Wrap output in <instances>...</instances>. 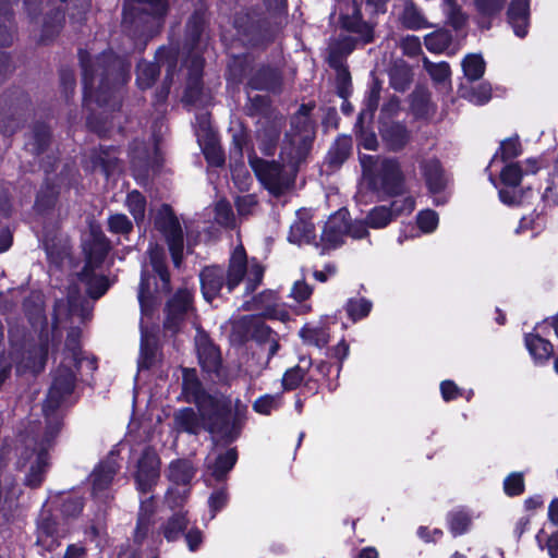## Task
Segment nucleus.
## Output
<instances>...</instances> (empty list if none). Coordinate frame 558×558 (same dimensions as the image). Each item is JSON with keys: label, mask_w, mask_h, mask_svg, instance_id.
I'll list each match as a JSON object with an SVG mask.
<instances>
[{"label": "nucleus", "mask_w": 558, "mask_h": 558, "mask_svg": "<svg viewBox=\"0 0 558 558\" xmlns=\"http://www.w3.org/2000/svg\"><path fill=\"white\" fill-rule=\"evenodd\" d=\"M78 63L82 69L83 97L86 101L95 95V102L114 110L121 106L118 94L131 80V61L112 50H105L92 58L88 50L80 48Z\"/></svg>", "instance_id": "1"}, {"label": "nucleus", "mask_w": 558, "mask_h": 558, "mask_svg": "<svg viewBox=\"0 0 558 558\" xmlns=\"http://www.w3.org/2000/svg\"><path fill=\"white\" fill-rule=\"evenodd\" d=\"M170 11V0H123L121 28L136 47L144 50L162 33Z\"/></svg>", "instance_id": "2"}, {"label": "nucleus", "mask_w": 558, "mask_h": 558, "mask_svg": "<svg viewBox=\"0 0 558 558\" xmlns=\"http://www.w3.org/2000/svg\"><path fill=\"white\" fill-rule=\"evenodd\" d=\"M316 107L314 100L300 105L290 118V129L284 133L281 157L294 174L307 161L316 138V126L311 114Z\"/></svg>", "instance_id": "3"}, {"label": "nucleus", "mask_w": 558, "mask_h": 558, "mask_svg": "<svg viewBox=\"0 0 558 558\" xmlns=\"http://www.w3.org/2000/svg\"><path fill=\"white\" fill-rule=\"evenodd\" d=\"M247 271V254L242 244L231 253L227 270L220 265H210L202 268L199 283L203 298L211 303L220 296L223 287L232 293L244 280Z\"/></svg>", "instance_id": "4"}, {"label": "nucleus", "mask_w": 558, "mask_h": 558, "mask_svg": "<svg viewBox=\"0 0 558 558\" xmlns=\"http://www.w3.org/2000/svg\"><path fill=\"white\" fill-rule=\"evenodd\" d=\"M240 400L235 402V410L232 413L230 401L219 400L217 397L214 401L208 402L204 409L198 410L201 418L205 424V429L218 436L220 440L229 446L236 441L244 428L246 421V407L240 408Z\"/></svg>", "instance_id": "5"}, {"label": "nucleus", "mask_w": 558, "mask_h": 558, "mask_svg": "<svg viewBox=\"0 0 558 558\" xmlns=\"http://www.w3.org/2000/svg\"><path fill=\"white\" fill-rule=\"evenodd\" d=\"M149 264L153 271L158 276L161 284L155 283V289H150L151 280L154 276L146 269H142L140 283H138V303L141 313L145 316H150L155 312L157 305L160 302L161 295H167L171 292V275L167 265L166 254L162 247L156 245L150 248L149 252Z\"/></svg>", "instance_id": "6"}, {"label": "nucleus", "mask_w": 558, "mask_h": 558, "mask_svg": "<svg viewBox=\"0 0 558 558\" xmlns=\"http://www.w3.org/2000/svg\"><path fill=\"white\" fill-rule=\"evenodd\" d=\"M233 27L243 46L251 49H266L275 34L270 20L259 5H251L236 12Z\"/></svg>", "instance_id": "7"}, {"label": "nucleus", "mask_w": 558, "mask_h": 558, "mask_svg": "<svg viewBox=\"0 0 558 558\" xmlns=\"http://www.w3.org/2000/svg\"><path fill=\"white\" fill-rule=\"evenodd\" d=\"M31 97L27 92L12 86L0 95V134L13 136L22 126L26 112L29 110Z\"/></svg>", "instance_id": "8"}, {"label": "nucleus", "mask_w": 558, "mask_h": 558, "mask_svg": "<svg viewBox=\"0 0 558 558\" xmlns=\"http://www.w3.org/2000/svg\"><path fill=\"white\" fill-rule=\"evenodd\" d=\"M154 228L163 236L173 266L179 268L184 258V233L171 205H160L154 217Z\"/></svg>", "instance_id": "9"}, {"label": "nucleus", "mask_w": 558, "mask_h": 558, "mask_svg": "<svg viewBox=\"0 0 558 558\" xmlns=\"http://www.w3.org/2000/svg\"><path fill=\"white\" fill-rule=\"evenodd\" d=\"M8 337L12 355H24L25 368L36 374L45 369L49 354V337L47 331L43 329L39 333V342L31 344L25 351L24 335H20L17 328H10Z\"/></svg>", "instance_id": "10"}, {"label": "nucleus", "mask_w": 558, "mask_h": 558, "mask_svg": "<svg viewBox=\"0 0 558 558\" xmlns=\"http://www.w3.org/2000/svg\"><path fill=\"white\" fill-rule=\"evenodd\" d=\"M161 459L153 446H146L137 459L132 474L136 490L146 495L153 493L160 480Z\"/></svg>", "instance_id": "11"}, {"label": "nucleus", "mask_w": 558, "mask_h": 558, "mask_svg": "<svg viewBox=\"0 0 558 558\" xmlns=\"http://www.w3.org/2000/svg\"><path fill=\"white\" fill-rule=\"evenodd\" d=\"M76 386V375L68 366H59L53 375L51 386L43 404V411L48 416L54 414L66 397L71 396Z\"/></svg>", "instance_id": "12"}, {"label": "nucleus", "mask_w": 558, "mask_h": 558, "mask_svg": "<svg viewBox=\"0 0 558 558\" xmlns=\"http://www.w3.org/2000/svg\"><path fill=\"white\" fill-rule=\"evenodd\" d=\"M376 180L380 191L388 197H398L407 193L405 175L398 158H385L377 170Z\"/></svg>", "instance_id": "13"}, {"label": "nucleus", "mask_w": 558, "mask_h": 558, "mask_svg": "<svg viewBox=\"0 0 558 558\" xmlns=\"http://www.w3.org/2000/svg\"><path fill=\"white\" fill-rule=\"evenodd\" d=\"M284 77L282 70L269 62L259 63L246 82V88L280 95L283 92Z\"/></svg>", "instance_id": "14"}, {"label": "nucleus", "mask_w": 558, "mask_h": 558, "mask_svg": "<svg viewBox=\"0 0 558 558\" xmlns=\"http://www.w3.org/2000/svg\"><path fill=\"white\" fill-rule=\"evenodd\" d=\"M192 295L186 289H179L166 303L163 312V329L173 333L180 330V327L192 305Z\"/></svg>", "instance_id": "15"}, {"label": "nucleus", "mask_w": 558, "mask_h": 558, "mask_svg": "<svg viewBox=\"0 0 558 558\" xmlns=\"http://www.w3.org/2000/svg\"><path fill=\"white\" fill-rule=\"evenodd\" d=\"M255 68V57L251 52L231 53L228 56L225 80L228 86L240 87L248 81Z\"/></svg>", "instance_id": "16"}, {"label": "nucleus", "mask_w": 558, "mask_h": 558, "mask_svg": "<svg viewBox=\"0 0 558 558\" xmlns=\"http://www.w3.org/2000/svg\"><path fill=\"white\" fill-rule=\"evenodd\" d=\"M256 178L274 194H279L287 186L283 181V165L276 160H265L258 157L250 160Z\"/></svg>", "instance_id": "17"}, {"label": "nucleus", "mask_w": 558, "mask_h": 558, "mask_svg": "<svg viewBox=\"0 0 558 558\" xmlns=\"http://www.w3.org/2000/svg\"><path fill=\"white\" fill-rule=\"evenodd\" d=\"M183 400L194 403L197 410H202L208 402L214 401L215 396L206 391L195 368L182 367V390Z\"/></svg>", "instance_id": "18"}, {"label": "nucleus", "mask_w": 558, "mask_h": 558, "mask_svg": "<svg viewBox=\"0 0 558 558\" xmlns=\"http://www.w3.org/2000/svg\"><path fill=\"white\" fill-rule=\"evenodd\" d=\"M350 227V213L347 208H340L326 221L320 241L326 248H336L343 244Z\"/></svg>", "instance_id": "19"}, {"label": "nucleus", "mask_w": 558, "mask_h": 558, "mask_svg": "<svg viewBox=\"0 0 558 558\" xmlns=\"http://www.w3.org/2000/svg\"><path fill=\"white\" fill-rule=\"evenodd\" d=\"M207 12L208 8L206 3L198 0L195 4L194 11L186 21L184 29V47L191 53L198 48L203 33L208 24Z\"/></svg>", "instance_id": "20"}, {"label": "nucleus", "mask_w": 558, "mask_h": 558, "mask_svg": "<svg viewBox=\"0 0 558 558\" xmlns=\"http://www.w3.org/2000/svg\"><path fill=\"white\" fill-rule=\"evenodd\" d=\"M421 175L429 194L442 193L448 185V178L441 161L433 156L418 161Z\"/></svg>", "instance_id": "21"}, {"label": "nucleus", "mask_w": 558, "mask_h": 558, "mask_svg": "<svg viewBox=\"0 0 558 558\" xmlns=\"http://www.w3.org/2000/svg\"><path fill=\"white\" fill-rule=\"evenodd\" d=\"M196 352L201 368L208 374H218L222 365L221 351L208 333L196 337Z\"/></svg>", "instance_id": "22"}, {"label": "nucleus", "mask_w": 558, "mask_h": 558, "mask_svg": "<svg viewBox=\"0 0 558 558\" xmlns=\"http://www.w3.org/2000/svg\"><path fill=\"white\" fill-rule=\"evenodd\" d=\"M506 21L518 38H525L531 27V0H510Z\"/></svg>", "instance_id": "23"}, {"label": "nucleus", "mask_w": 558, "mask_h": 558, "mask_svg": "<svg viewBox=\"0 0 558 558\" xmlns=\"http://www.w3.org/2000/svg\"><path fill=\"white\" fill-rule=\"evenodd\" d=\"M339 21L341 29L355 34V38L363 46L375 41V25L363 19L359 7H354L351 14H341Z\"/></svg>", "instance_id": "24"}, {"label": "nucleus", "mask_w": 558, "mask_h": 558, "mask_svg": "<svg viewBox=\"0 0 558 558\" xmlns=\"http://www.w3.org/2000/svg\"><path fill=\"white\" fill-rule=\"evenodd\" d=\"M537 327L538 324L534 327L533 331L525 332L523 341L534 365L545 366L554 356V344L536 331Z\"/></svg>", "instance_id": "25"}, {"label": "nucleus", "mask_w": 558, "mask_h": 558, "mask_svg": "<svg viewBox=\"0 0 558 558\" xmlns=\"http://www.w3.org/2000/svg\"><path fill=\"white\" fill-rule=\"evenodd\" d=\"M110 250V241L102 231H93L92 240L84 247L85 263L83 268H100Z\"/></svg>", "instance_id": "26"}, {"label": "nucleus", "mask_w": 558, "mask_h": 558, "mask_svg": "<svg viewBox=\"0 0 558 558\" xmlns=\"http://www.w3.org/2000/svg\"><path fill=\"white\" fill-rule=\"evenodd\" d=\"M380 136L389 151L403 150L411 141V131L399 121L385 123L380 129Z\"/></svg>", "instance_id": "27"}, {"label": "nucleus", "mask_w": 558, "mask_h": 558, "mask_svg": "<svg viewBox=\"0 0 558 558\" xmlns=\"http://www.w3.org/2000/svg\"><path fill=\"white\" fill-rule=\"evenodd\" d=\"M63 535L59 529V522L53 515L44 517L37 526L36 544L47 551H53L60 546Z\"/></svg>", "instance_id": "28"}, {"label": "nucleus", "mask_w": 558, "mask_h": 558, "mask_svg": "<svg viewBox=\"0 0 558 558\" xmlns=\"http://www.w3.org/2000/svg\"><path fill=\"white\" fill-rule=\"evenodd\" d=\"M120 470V465L117 460L112 457V452L105 459L101 460L94 469L92 473V487L94 492H104L108 489L114 476Z\"/></svg>", "instance_id": "29"}, {"label": "nucleus", "mask_w": 558, "mask_h": 558, "mask_svg": "<svg viewBox=\"0 0 558 558\" xmlns=\"http://www.w3.org/2000/svg\"><path fill=\"white\" fill-rule=\"evenodd\" d=\"M383 83L375 77L363 99V107L357 116L355 128L363 130L365 123H371L378 109Z\"/></svg>", "instance_id": "30"}, {"label": "nucleus", "mask_w": 558, "mask_h": 558, "mask_svg": "<svg viewBox=\"0 0 558 558\" xmlns=\"http://www.w3.org/2000/svg\"><path fill=\"white\" fill-rule=\"evenodd\" d=\"M196 473L197 468L191 460L179 458L169 463L167 478L177 486H190Z\"/></svg>", "instance_id": "31"}, {"label": "nucleus", "mask_w": 558, "mask_h": 558, "mask_svg": "<svg viewBox=\"0 0 558 558\" xmlns=\"http://www.w3.org/2000/svg\"><path fill=\"white\" fill-rule=\"evenodd\" d=\"M506 2L507 0H474L478 28L489 31L493 27V21L501 13Z\"/></svg>", "instance_id": "32"}, {"label": "nucleus", "mask_w": 558, "mask_h": 558, "mask_svg": "<svg viewBox=\"0 0 558 558\" xmlns=\"http://www.w3.org/2000/svg\"><path fill=\"white\" fill-rule=\"evenodd\" d=\"M97 268H82L77 274L78 280L86 287V293L90 299L98 300L104 296L110 288L107 276L96 275Z\"/></svg>", "instance_id": "33"}, {"label": "nucleus", "mask_w": 558, "mask_h": 558, "mask_svg": "<svg viewBox=\"0 0 558 558\" xmlns=\"http://www.w3.org/2000/svg\"><path fill=\"white\" fill-rule=\"evenodd\" d=\"M60 197V187L51 179H46L35 197L34 207L40 215L52 211Z\"/></svg>", "instance_id": "34"}, {"label": "nucleus", "mask_w": 558, "mask_h": 558, "mask_svg": "<svg viewBox=\"0 0 558 558\" xmlns=\"http://www.w3.org/2000/svg\"><path fill=\"white\" fill-rule=\"evenodd\" d=\"M202 154L209 167L221 168L226 163L225 150L220 145L218 135L210 128L205 133Z\"/></svg>", "instance_id": "35"}, {"label": "nucleus", "mask_w": 558, "mask_h": 558, "mask_svg": "<svg viewBox=\"0 0 558 558\" xmlns=\"http://www.w3.org/2000/svg\"><path fill=\"white\" fill-rule=\"evenodd\" d=\"M49 466V454L46 447H41L36 456L35 461L31 464L28 472L24 478V485L32 489L39 488L46 477Z\"/></svg>", "instance_id": "36"}, {"label": "nucleus", "mask_w": 558, "mask_h": 558, "mask_svg": "<svg viewBox=\"0 0 558 558\" xmlns=\"http://www.w3.org/2000/svg\"><path fill=\"white\" fill-rule=\"evenodd\" d=\"M472 524V513L465 507H457L446 514V525L453 538L466 534Z\"/></svg>", "instance_id": "37"}, {"label": "nucleus", "mask_w": 558, "mask_h": 558, "mask_svg": "<svg viewBox=\"0 0 558 558\" xmlns=\"http://www.w3.org/2000/svg\"><path fill=\"white\" fill-rule=\"evenodd\" d=\"M239 459L238 449L235 447L227 449L219 453L214 463L209 466L210 475L217 483H225L228 474L233 470Z\"/></svg>", "instance_id": "38"}, {"label": "nucleus", "mask_w": 558, "mask_h": 558, "mask_svg": "<svg viewBox=\"0 0 558 558\" xmlns=\"http://www.w3.org/2000/svg\"><path fill=\"white\" fill-rule=\"evenodd\" d=\"M311 366L312 359L301 356L300 364L287 368L281 378L282 391H293L301 387Z\"/></svg>", "instance_id": "39"}, {"label": "nucleus", "mask_w": 558, "mask_h": 558, "mask_svg": "<svg viewBox=\"0 0 558 558\" xmlns=\"http://www.w3.org/2000/svg\"><path fill=\"white\" fill-rule=\"evenodd\" d=\"M52 130L45 121H35L32 126V141L28 143L35 157L45 154L52 143Z\"/></svg>", "instance_id": "40"}, {"label": "nucleus", "mask_w": 558, "mask_h": 558, "mask_svg": "<svg viewBox=\"0 0 558 558\" xmlns=\"http://www.w3.org/2000/svg\"><path fill=\"white\" fill-rule=\"evenodd\" d=\"M288 241L292 244H316V228L311 220L300 218L291 226Z\"/></svg>", "instance_id": "41"}, {"label": "nucleus", "mask_w": 558, "mask_h": 558, "mask_svg": "<svg viewBox=\"0 0 558 558\" xmlns=\"http://www.w3.org/2000/svg\"><path fill=\"white\" fill-rule=\"evenodd\" d=\"M174 426L179 432L190 435H197L202 427L201 413L195 412L193 408L185 407L173 414Z\"/></svg>", "instance_id": "42"}, {"label": "nucleus", "mask_w": 558, "mask_h": 558, "mask_svg": "<svg viewBox=\"0 0 558 558\" xmlns=\"http://www.w3.org/2000/svg\"><path fill=\"white\" fill-rule=\"evenodd\" d=\"M256 315H244L231 325L230 341L234 345L243 347L252 341Z\"/></svg>", "instance_id": "43"}, {"label": "nucleus", "mask_w": 558, "mask_h": 558, "mask_svg": "<svg viewBox=\"0 0 558 558\" xmlns=\"http://www.w3.org/2000/svg\"><path fill=\"white\" fill-rule=\"evenodd\" d=\"M65 12L62 8H54L46 14L43 23L40 43L53 40L63 28Z\"/></svg>", "instance_id": "44"}, {"label": "nucleus", "mask_w": 558, "mask_h": 558, "mask_svg": "<svg viewBox=\"0 0 558 558\" xmlns=\"http://www.w3.org/2000/svg\"><path fill=\"white\" fill-rule=\"evenodd\" d=\"M352 140L348 136H339L326 155V163L330 169L340 168L351 155Z\"/></svg>", "instance_id": "45"}, {"label": "nucleus", "mask_w": 558, "mask_h": 558, "mask_svg": "<svg viewBox=\"0 0 558 558\" xmlns=\"http://www.w3.org/2000/svg\"><path fill=\"white\" fill-rule=\"evenodd\" d=\"M410 111L415 120H426L430 116L432 99L428 89L416 87L409 97Z\"/></svg>", "instance_id": "46"}, {"label": "nucleus", "mask_w": 558, "mask_h": 558, "mask_svg": "<svg viewBox=\"0 0 558 558\" xmlns=\"http://www.w3.org/2000/svg\"><path fill=\"white\" fill-rule=\"evenodd\" d=\"M189 524L190 521L185 513L175 512L161 524L160 532L167 542L173 543L185 533Z\"/></svg>", "instance_id": "47"}, {"label": "nucleus", "mask_w": 558, "mask_h": 558, "mask_svg": "<svg viewBox=\"0 0 558 558\" xmlns=\"http://www.w3.org/2000/svg\"><path fill=\"white\" fill-rule=\"evenodd\" d=\"M119 147L114 145H99L92 160L101 168L104 174L109 178L117 168L119 158Z\"/></svg>", "instance_id": "48"}, {"label": "nucleus", "mask_w": 558, "mask_h": 558, "mask_svg": "<svg viewBox=\"0 0 558 558\" xmlns=\"http://www.w3.org/2000/svg\"><path fill=\"white\" fill-rule=\"evenodd\" d=\"M413 82L412 68L405 62L395 63L389 70V84L396 92L403 93Z\"/></svg>", "instance_id": "49"}, {"label": "nucleus", "mask_w": 558, "mask_h": 558, "mask_svg": "<svg viewBox=\"0 0 558 558\" xmlns=\"http://www.w3.org/2000/svg\"><path fill=\"white\" fill-rule=\"evenodd\" d=\"M180 56L179 46H160L155 53V62L159 64V66L166 68V74L168 78L170 76H174V73L178 68Z\"/></svg>", "instance_id": "50"}, {"label": "nucleus", "mask_w": 558, "mask_h": 558, "mask_svg": "<svg viewBox=\"0 0 558 558\" xmlns=\"http://www.w3.org/2000/svg\"><path fill=\"white\" fill-rule=\"evenodd\" d=\"M461 66L469 82L480 81L486 71V62L481 53H468L462 59Z\"/></svg>", "instance_id": "51"}, {"label": "nucleus", "mask_w": 558, "mask_h": 558, "mask_svg": "<svg viewBox=\"0 0 558 558\" xmlns=\"http://www.w3.org/2000/svg\"><path fill=\"white\" fill-rule=\"evenodd\" d=\"M453 37L446 28L436 29L424 37V45L432 53H442L452 44Z\"/></svg>", "instance_id": "52"}, {"label": "nucleus", "mask_w": 558, "mask_h": 558, "mask_svg": "<svg viewBox=\"0 0 558 558\" xmlns=\"http://www.w3.org/2000/svg\"><path fill=\"white\" fill-rule=\"evenodd\" d=\"M125 206L132 215L134 222L141 226L145 220V213L147 206L146 196L138 190H132L126 194Z\"/></svg>", "instance_id": "53"}, {"label": "nucleus", "mask_w": 558, "mask_h": 558, "mask_svg": "<svg viewBox=\"0 0 558 558\" xmlns=\"http://www.w3.org/2000/svg\"><path fill=\"white\" fill-rule=\"evenodd\" d=\"M523 153V147L520 142L519 135L514 134L508 138H505L500 142L498 150L493 156L490 162L499 158L502 162L512 161L513 159L521 156Z\"/></svg>", "instance_id": "54"}, {"label": "nucleus", "mask_w": 558, "mask_h": 558, "mask_svg": "<svg viewBox=\"0 0 558 558\" xmlns=\"http://www.w3.org/2000/svg\"><path fill=\"white\" fill-rule=\"evenodd\" d=\"M160 75V66L154 62H143L137 66L136 85L140 89L151 88Z\"/></svg>", "instance_id": "55"}, {"label": "nucleus", "mask_w": 558, "mask_h": 558, "mask_svg": "<svg viewBox=\"0 0 558 558\" xmlns=\"http://www.w3.org/2000/svg\"><path fill=\"white\" fill-rule=\"evenodd\" d=\"M204 98L203 77H186V85L182 97L183 102L190 106L204 105Z\"/></svg>", "instance_id": "56"}, {"label": "nucleus", "mask_w": 558, "mask_h": 558, "mask_svg": "<svg viewBox=\"0 0 558 558\" xmlns=\"http://www.w3.org/2000/svg\"><path fill=\"white\" fill-rule=\"evenodd\" d=\"M283 404L282 392L275 395L266 393L253 402V411L260 415H270L272 411L279 410Z\"/></svg>", "instance_id": "57"}, {"label": "nucleus", "mask_w": 558, "mask_h": 558, "mask_svg": "<svg viewBox=\"0 0 558 558\" xmlns=\"http://www.w3.org/2000/svg\"><path fill=\"white\" fill-rule=\"evenodd\" d=\"M524 175V170L520 162L506 163L499 173V181L506 187L515 189L520 186Z\"/></svg>", "instance_id": "58"}, {"label": "nucleus", "mask_w": 558, "mask_h": 558, "mask_svg": "<svg viewBox=\"0 0 558 558\" xmlns=\"http://www.w3.org/2000/svg\"><path fill=\"white\" fill-rule=\"evenodd\" d=\"M373 303L365 298H351L345 303V312L348 317L356 323L367 317L372 311Z\"/></svg>", "instance_id": "59"}, {"label": "nucleus", "mask_w": 558, "mask_h": 558, "mask_svg": "<svg viewBox=\"0 0 558 558\" xmlns=\"http://www.w3.org/2000/svg\"><path fill=\"white\" fill-rule=\"evenodd\" d=\"M444 12L447 17V23L454 31H460L465 26L468 16L462 11V8L457 0H445Z\"/></svg>", "instance_id": "60"}, {"label": "nucleus", "mask_w": 558, "mask_h": 558, "mask_svg": "<svg viewBox=\"0 0 558 558\" xmlns=\"http://www.w3.org/2000/svg\"><path fill=\"white\" fill-rule=\"evenodd\" d=\"M401 22L404 28L418 31L428 26L426 19L414 3L404 7Z\"/></svg>", "instance_id": "61"}, {"label": "nucleus", "mask_w": 558, "mask_h": 558, "mask_svg": "<svg viewBox=\"0 0 558 558\" xmlns=\"http://www.w3.org/2000/svg\"><path fill=\"white\" fill-rule=\"evenodd\" d=\"M366 220L369 228L383 229L393 221V218L391 216V211L386 205H378L368 211Z\"/></svg>", "instance_id": "62"}, {"label": "nucleus", "mask_w": 558, "mask_h": 558, "mask_svg": "<svg viewBox=\"0 0 558 558\" xmlns=\"http://www.w3.org/2000/svg\"><path fill=\"white\" fill-rule=\"evenodd\" d=\"M84 509V498L69 495L60 500L59 511L65 519L77 518Z\"/></svg>", "instance_id": "63"}, {"label": "nucleus", "mask_w": 558, "mask_h": 558, "mask_svg": "<svg viewBox=\"0 0 558 558\" xmlns=\"http://www.w3.org/2000/svg\"><path fill=\"white\" fill-rule=\"evenodd\" d=\"M133 230V222L125 214L117 213L108 217V231L110 233L129 235Z\"/></svg>", "instance_id": "64"}]
</instances>
